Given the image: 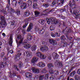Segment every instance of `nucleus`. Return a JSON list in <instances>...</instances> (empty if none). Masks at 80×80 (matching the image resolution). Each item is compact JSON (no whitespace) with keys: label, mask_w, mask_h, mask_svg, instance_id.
I'll return each mask as SVG.
<instances>
[{"label":"nucleus","mask_w":80,"mask_h":80,"mask_svg":"<svg viewBox=\"0 0 80 80\" xmlns=\"http://www.w3.org/2000/svg\"><path fill=\"white\" fill-rule=\"evenodd\" d=\"M69 5L72 8V9L77 8V5L75 4L74 0H72V2L71 1L69 4Z\"/></svg>","instance_id":"nucleus-1"},{"label":"nucleus","mask_w":80,"mask_h":80,"mask_svg":"<svg viewBox=\"0 0 80 80\" xmlns=\"http://www.w3.org/2000/svg\"><path fill=\"white\" fill-rule=\"evenodd\" d=\"M6 10H7L8 13H9L10 15H13L15 12V10L12 9L11 8H9V6H8L5 8Z\"/></svg>","instance_id":"nucleus-2"},{"label":"nucleus","mask_w":80,"mask_h":80,"mask_svg":"<svg viewBox=\"0 0 80 80\" xmlns=\"http://www.w3.org/2000/svg\"><path fill=\"white\" fill-rule=\"evenodd\" d=\"M27 42H24L22 43V44L23 45V46L24 48H27V49H28L29 48H30V47H31V45L27 43ZM21 44V45H22Z\"/></svg>","instance_id":"nucleus-3"},{"label":"nucleus","mask_w":80,"mask_h":80,"mask_svg":"<svg viewBox=\"0 0 80 80\" xmlns=\"http://www.w3.org/2000/svg\"><path fill=\"white\" fill-rule=\"evenodd\" d=\"M18 39L21 40L19 41L18 43V47H19V45H21L23 42V38H22V36L21 35H18L17 36Z\"/></svg>","instance_id":"nucleus-4"},{"label":"nucleus","mask_w":80,"mask_h":80,"mask_svg":"<svg viewBox=\"0 0 80 80\" xmlns=\"http://www.w3.org/2000/svg\"><path fill=\"white\" fill-rule=\"evenodd\" d=\"M7 25L6 21H1V23H0V28H1V27H2V28H5Z\"/></svg>","instance_id":"nucleus-5"},{"label":"nucleus","mask_w":80,"mask_h":80,"mask_svg":"<svg viewBox=\"0 0 80 80\" xmlns=\"http://www.w3.org/2000/svg\"><path fill=\"white\" fill-rule=\"evenodd\" d=\"M40 50L41 52H47L48 50V48L46 46H42L40 48Z\"/></svg>","instance_id":"nucleus-6"},{"label":"nucleus","mask_w":80,"mask_h":80,"mask_svg":"<svg viewBox=\"0 0 80 80\" xmlns=\"http://www.w3.org/2000/svg\"><path fill=\"white\" fill-rule=\"evenodd\" d=\"M31 70L32 72L35 73H38L40 72V69H37L33 67L32 68Z\"/></svg>","instance_id":"nucleus-7"},{"label":"nucleus","mask_w":80,"mask_h":80,"mask_svg":"<svg viewBox=\"0 0 80 80\" xmlns=\"http://www.w3.org/2000/svg\"><path fill=\"white\" fill-rule=\"evenodd\" d=\"M49 42L53 45H57V42L53 39H49Z\"/></svg>","instance_id":"nucleus-8"},{"label":"nucleus","mask_w":80,"mask_h":80,"mask_svg":"<svg viewBox=\"0 0 80 80\" xmlns=\"http://www.w3.org/2000/svg\"><path fill=\"white\" fill-rule=\"evenodd\" d=\"M38 66L39 67H40L41 68H42V67H45L46 66V64L45 62H39L38 64Z\"/></svg>","instance_id":"nucleus-9"},{"label":"nucleus","mask_w":80,"mask_h":80,"mask_svg":"<svg viewBox=\"0 0 80 80\" xmlns=\"http://www.w3.org/2000/svg\"><path fill=\"white\" fill-rule=\"evenodd\" d=\"M23 55L25 56H26L27 57H29L30 56L32 55V52L30 51H28V52L24 51Z\"/></svg>","instance_id":"nucleus-10"},{"label":"nucleus","mask_w":80,"mask_h":80,"mask_svg":"<svg viewBox=\"0 0 80 80\" xmlns=\"http://www.w3.org/2000/svg\"><path fill=\"white\" fill-rule=\"evenodd\" d=\"M17 73V72L13 71L12 73H10L9 75V77H10V78H13L15 76H16Z\"/></svg>","instance_id":"nucleus-11"},{"label":"nucleus","mask_w":80,"mask_h":80,"mask_svg":"<svg viewBox=\"0 0 80 80\" xmlns=\"http://www.w3.org/2000/svg\"><path fill=\"white\" fill-rule=\"evenodd\" d=\"M22 55V53H21L19 52L18 53L16 57H15L14 59L15 61H19V60H20V57Z\"/></svg>","instance_id":"nucleus-12"},{"label":"nucleus","mask_w":80,"mask_h":80,"mask_svg":"<svg viewBox=\"0 0 80 80\" xmlns=\"http://www.w3.org/2000/svg\"><path fill=\"white\" fill-rule=\"evenodd\" d=\"M55 64L56 65H58V67H59L60 66L62 67L63 63L62 62H60V61H57L55 62Z\"/></svg>","instance_id":"nucleus-13"},{"label":"nucleus","mask_w":80,"mask_h":80,"mask_svg":"<svg viewBox=\"0 0 80 80\" xmlns=\"http://www.w3.org/2000/svg\"><path fill=\"white\" fill-rule=\"evenodd\" d=\"M7 65V62L5 61L3 62L0 61V68H3Z\"/></svg>","instance_id":"nucleus-14"},{"label":"nucleus","mask_w":80,"mask_h":80,"mask_svg":"<svg viewBox=\"0 0 80 80\" xmlns=\"http://www.w3.org/2000/svg\"><path fill=\"white\" fill-rule=\"evenodd\" d=\"M27 7V3L25 2H22L20 6V8L22 9H26Z\"/></svg>","instance_id":"nucleus-15"},{"label":"nucleus","mask_w":80,"mask_h":80,"mask_svg":"<svg viewBox=\"0 0 80 80\" xmlns=\"http://www.w3.org/2000/svg\"><path fill=\"white\" fill-rule=\"evenodd\" d=\"M51 20H52V24H57V23L58 22V20L55 18H52V19H51Z\"/></svg>","instance_id":"nucleus-16"},{"label":"nucleus","mask_w":80,"mask_h":80,"mask_svg":"<svg viewBox=\"0 0 80 80\" xmlns=\"http://www.w3.org/2000/svg\"><path fill=\"white\" fill-rule=\"evenodd\" d=\"M33 28V24L32 23H30L27 30V31L28 32H30Z\"/></svg>","instance_id":"nucleus-17"},{"label":"nucleus","mask_w":80,"mask_h":80,"mask_svg":"<svg viewBox=\"0 0 80 80\" xmlns=\"http://www.w3.org/2000/svg\"><path fill=\"white\" fill-rule=\"evenodd\" d=\"M18 30H19V31H20V30H22V32L23 35H25V33H26V30L25 29H23L22 28V27H20L18 29Z\"/></svg>","instance_id":"nucleus-18"},{"label":"nucleus","mask_w":80,"mask_h":80,"mask_svg":"<svg viewBox=\"0 0 80 80\" xmlns=\"http://www.w3.org/2000/svg\"><path fill=\"white\" fill-rule=\"evenodd\" d=\"M38 58L36 57H34L31 60L32 63H36L38 61Z\"/></svg>","instance_id":"nucleus-19"},{"label":"nucleus","mask_w":80,"mask_h":80,"mask_svg":"<svg viewBox=\"0 0 80 80\" xmlns=\"http://www.w3.org/2000/svg\"><path fill=\"white\" fill-rule=\"evenodd\" d=\"M52 56L53 58L54 59H57L58 57V55L55 52L53 53Z\"/></svg>","instance_id":"nucleus-20"},{"label":"nucleus","mask_w":80,"mask_h":80,"mask_svg":"<svg viewBox=\"0 0 80 80\" xmlns=\"http://www.w3.org/2000/svg\"><path fill=\"white\" fill-rule=\"evenodd\" d=\"M32 74L31 73L27 72L25 74V76L27 78H32Z\"/></svg>","instance_id":"nucleus-21"},{"label":"nucleus","mask_w":80,"mask_h":80,"mask_svg":"<svg viewBox=\"0 0 80 80\" xmlns=\"http://www.w3.org/2000/svg\"><path fill=\"white\" fill-rule=\"evenodd\" d=\"M65 0H58L57 1V5H60L61 3L62 4H63Z\"/></svg>","instance_id":"nucleus-22"},{"label":"nucleus","mask_w":80,"mask_h":80,"mask_svg":"<svg viewBox=\"0 0 80 80\" xmlns=\"http://www.w3.org/2000/svg\"><path fill=\"white\" fill-rule=\"evenodd\" d=\"M13 36L12 35H10V41L9 43V45L11 46L12 45V43H13V41L12 37Z\"/></svg>","instance_id":"nucleus-23"},{"label":"nucleus","mask_w":80,"mask_h":80,"mask_svg":"<svg viewBox=\"0 0 80 80\" xmlns=\"http://www.w3.org/2000/svg\"><path fill=\"white\" fill-rule=\"evenodd\" d=\"M69 11L71 14H73L74 15H76L77 13V10H74L73 12H72V10L71 9H69Z\"/></svg>","instance_id":"nucleus-24"},{"label":"nucleus","mask_w":80,"mask_h":80,"mask_svg":"<svg viewBox=\"0 0 80 80\" xmlns=\"http://www.w3.org/2000/svg\"><path fill=\"white\" fill-rule=\"evenodd\" d=\"M45 28H43L39 31V33L40 34L42 35V34H43L44 33V32L45 31Z\"/></svg>","instance_id":"nucleus-25"},{"label":"nucleus","mask_w":80,"mask_h":80,"mask_svg":"<svg viewBox=\"0 0 80 80\" xmlns=\"http://www.w3.org/2000/svg\"><path fill=\"white\" fill-rule=\"evenodd\" d=\"M47 67L49 68H51L54 67V65L52 63H49L47 64Z\"/></svg>","instance_id":"nucleus-26"},{"label":"nucleus","mask_w":80,"mask_h":80,"mask_svg":"<svg viewBox=\"0 0 80 80\" xmlns=\"http://www.w3.org/2000/svg\"><path fill=\"white\" fill-rule=\"evenodd\" d=\"M30 15V12L28 11H27L24 13V16L25 17H28Z\"/></svg>","instance_id":"nucleus-27"},{"label":"nucleus","mask_w":80,"mask_h":80,"mask_svg":"<svg viewBox=\"0 0 80 80\" xmlns=\"http://www.w3.org/2000/svg\"><path fill=\"white\" fill-rule=\"evenodd\" d=\"M68 9V6L67 5L65 6L64 7V8L62 9H61L60 10V12H65L66 10Z\"/></svg>","instance_id":"nucleus-28"},{"label":"nucleus","mask_w":80,"mask_h":80,"mask_svg":"<svg viewBox=\"0 0 80 80\" xmlns=\"http://www.w3.org/2000/svg\"><path fill=\"white\" fill-rule=\"evenodd\" d=\"M52 19V18H51L50 19L46 18V20L48 25H50V22H52V20L51 19Z\"/></svg>","instance_id":"nucleus-29"},{"label":"nucleus","mask_w":80,"mask_h":80,"mask_svg":"<svg viewBox=\"0 0 80 80\" xmlns=\"http://www.w3.org/2000/svg\"><path fill=\"white\" fill-rule=\"evenodd\" d=\"M39 22L41 24V25H44L45 24V20L44 19H40L39 20Z\"/></svg>","instance_id":"nucleus-30"},{"label":"nucleus","mask_w":80,"mask_h":80,"mask_svg":"<svg viewBox=\"0 0 80 80\" xmlns=\"http://www.w3.org/2000/svg\"><path fill=\"white\" fill-rule=\"evenodd\" d=\"M39 57H40V58H42V59H44L47 58V56H46V55H43L42 54H41Z\"/></svg>","instance_id":"nucleus-31"},{"label":"nucleus","mask_w":80,"mask_h":80,"mask_svg":"<svg viewBox=\"0 0 80 80\" xmlns=\"http://www.w3.org/2000/svg\"><path fill=\"white\" fill-rule=\"evenodd\" d=\"M37 46L35 45H34L32 46L31 48V50L32 52H35V50H36V48Z\"/></svg>","instance_id":"nucleus-32"},{"label":"nucleus","mask_w":80,"mask_h":80,"mask_svg":"<svg viewBox=\"0 0 80 80\" xmlns=\"http://www.w3.org/2000/svg\"><path fill=\"white\" fill-rule=\"evenodd\" d=\"M50 6V4H48V3H46L43 4V6L44 7H45V8H48Z\"/></svg>","instance_id":"nucleus-33"},{"label":"nucleus","mask_w":80,"mask_h":80,"mask_svg":"<svg viewBox=\"0 0 80 80\" xmlns=\"http://www.w3.org/2000/svg\"><path fill=\"white\" fill-rule=\"evenodd\" d=\"M55 26L53 25H51L50 27V29L51 30H53L55 29Z\"/></svg>","instance_id":"nucleus-34"},{"label":"nucleus","mask_w":80,"mask_h":80,"mask_svg":"<svg viewBox=\"0 0 80 80\" xmlns=\"http://www.w3.org/2000/svg\"><path fill=\"white\" fill-rule=\"evenodd\" d=\"M60 39L62 40H66V37L65 35H62L60 38Z\"/></svg>","instance_id":"nucleus-35"},{"label":"nucleus","mask_w":80,"mask_h":80,"mask_svg":"<svg viewBox=\"0 0 80 80\" xmlns=\"http://www.w3.org/2000/svg\"><path fill=\"white\" fill-rule=\"evenodd\" d=\"M16 13L17 15H20V11L18 10H16Z\"/></svg>","instance_id":"nucleus-36"},{"label":"nucleus","mask_w":80,"mask_h":80,"mask_svg":"<svg viewBox=\"0 0 80 80\" xmlns=\"http://www.w3.org/2000/svg\"><path fill=\"white\" fill-rule=\"evenodd\" d=\"M32 38H33V36L31 35H30L28 36V39L29 41H30V40L32 39Z\"/></svg>","instance_id":"nucleus-37"},{"label":"nucleus","mask_w":80,"mask_h":80,"mask_svg":"<svg viewBox=\"0 0 80 80\" xmlns=\"http://www.w3.org/2000/svg\"><path fill=\"white\" fill-rule=\"evenodd\" d=\"M49 77V74L48 73H47L45 75V78L46 80H48V79Z\"/></svg>","instance_id":"nucleus-38"},{"label":"nucleus","mask_w":80,"mask_h":80,"mask_svg":"<svg viewBox=\"0 0 80 80\" xmlns=\"http://www.w3.org/2000/svg\"><path fill=\"white\" fill-rule=\"evenodd\" d=\"M38 6V5H37V4L36 3H34L33 4V8H34V9H35Z\"/></svg>","instance_id":"nucleus-39"},{"label":"nucleus","mask_w":80,"mask_h":80,"mask_svg":"<svg viewBox=\"0 0 80 80\" xmlns=\"http://www.w3.org/2000/svg\"><path fill=\"white\" fill-rule=\"evenodd\" d=\"M35 55L37 57H40V55H41V53L39 52H37L36 53Z\"/></svg>","instance_id":"nucleus-40"},{"label":"nucleus","mask_w":80,"mask_h":80,"mask_svg":"<svg viewBox=\"0 0 80 80\" xmlns=\"http://www.w3.org/2000/svg\"><path fill=\"white\" fill-rule=\"evenodd\" d=\"M35 29L36 31H38H38H40V29L38 26H36Z\"/></svg>","instance_id":"nucleus-41"},{"label":"nucleus","mask_w":80,"mask_h":80,"mask_svg":"<svg viewBox=\"0 0 80 80\" xmlns=\"http://www.w3.org/2000/svg\"><path fill=\"white\" fill-rule=\"evenodd\" d=\"M44 78V76L43 75H41L40 76L39 78V80H42Z\"/></svg>","instance_id":"nucleus-42"},{"label":"nucleus","mask_w":80,"mask_h":80,"mask_svg":"<svg viewBox=\"0 0 80 80\" xmlns=\"http://www.w3.org/2000/svg\"><path fill=\"white\" fill-rule=\"evenodd\" d=\"M56 12V11L55 10V9H52L50 11H49V13H55V12Z\"/></svg>","instance_id":"nucleus-43"},{"label":"nucleus","mask_w":80,"mask_h":80,"mask_svg":"<svg viewBox=\"0 0 80 80\" xmlns=\"http://www.w3.org/2000/svg\"><path fill=\"white\" fill-rule=\"evenodd\" d=\"M75 71H73L72 72H71L70 74V76H73L75 74Z\"/></svg>","instance_id":"nucleus-44"},{"label":"nucleus","mask_w":80,"mask_h":80,"mask_svg":"<svg viewBox=\"0 0 80 80\" xmlns=\"http://www.w3.org/2000/svg\"><path fill=\"white\" fill-rule=\"evenodd\" d=\"M14 68H15V70H17L18 72H20V70H19V69H18V68H17V66L14 65Z\"/></svg>","instance_id":"nucleus-45"},{"label":"nucleus","mask_w":80,"mask_h":80,"mask_svg":"<svg viewBox=\"0 0 80 80\" xmlns=\"http://www.w3.org/2000/svg\"><path fill=\"white\" fill-rule=\"evenodd\" d=\"M46 41H47V40H46V39H42V43L43 44L44 43H46V42H46Z\"/></svg>","instance_id":"nucleus-46"},{"label":"nucleus","mask_w":80,"mask_h":80,"mask_svg":"<svg viewBox=\"0 0 80 80\" xmlns=\"http://www.w3.org/2000/svg\"><path fill=\"white\" fill-rule=\"evenodd\" d=\"M5 19V17L1 15L0 16V20H3Z\"/></svg>","instance_id":"nucleus-47"},{"label":"nucleus","mask_w":80,"mask_h":80,"mask_svg":"<svg viewBox=\"0 0 80 80\" xmlns=\"http://www.w3.org/2000/svg\"><path fill=\"white\" fill-rule=\"evenodd\" d=\"M42 73H47V70L45 68H43L42 70Z\"/></svg>","instance_id":"nucleus-48"},{"label":"nucleus","mask_w":80,"mask_h":80,"mask_svg":"<svg viewBox=\"0 0 80 80\" xmlns=\"http://www.w3.org/2000/svg\"><path fill=\"white\" fill-rule=\"evenodd\" d=\"M75 78L76 79V80H79V77L77 75H76L75 76Z\"/></svg>","instance_id":"nucleus-49"},{"label":"nucleus","mask_w":80,"mask_h":80,"mask_svg":"<svg viewBox=\"0 0 80 80\" xmlns=\"http://www.w3.org/2000/svg\"><path fill=\"white\" fill-rule=\"evenodd\" d=\"M54 78H55V76L53 75H51L50 77V80H53V79H54Z\"/></svg>","instance_id":"nucleus-50"},{"label":"nucleus","mask_w":80,"mask_h":80,"mask_svg":"<svg viewBox=\"0 0 80 80\" xmlns=\"http://www.w3.org/2000/svg\"><path fill=\"white\" fill-rule=\"evenodd\" d=\"M23 65V63L22 62H21L19 63V67H22Z\"/></svg>","instance_id":"nucleus-51"},{"label":"nucleus","mask_w":80,"mask_h":80,"mask_svg":"<svg viewBox=\"0 0 80 80\" xmlns=\"http://www.w3.org/2000/svg\"><path fill=\"white\" fill-rule=\"evenodd\" d=\"M27 23H25V25H24L22 27L23 28H26V27H27V25H28V22Z\"/></svg>","instance_id":"nucleus-52"},{"label":"nucleus","mask_w":80,"mask_h":80,"mask_svg":"<svg viewBox=\"0 0 80 80\" xmlns=\"http://www.w3.org/2000/svg\"><path fill=\"white\" fill-rule=\"evenodd\" d=\"M55 36H56V37H60V33L57 32L55 33Z\"/></svg>","instance_id":"nucleus-53"},{"label":"nucleus","mask_w":80,"mask_h":80,"mask_svg":"<svg viewBox=\"0 0 80 80\" xmlns=\"http://www.w3.org/2000/svg\"><path fill=\"white\" fill-rule=\"evenodd\" d=\"M53 73H54V75H58V71H55Z\"/></svg>","instance_id":"nucleus-54"},{"label":"nucleus","mask_w":80,"mask_h":80,"mask_svg":"<svg viewBox=\"0 0 80 80\" xmlns=\"http://www.w3.org/2000/svg\"><path fill=\"white\" fill-rule=\"evenodd\" d=\"M34 13L35 15H38L40 14V12L38 11H35Z\"/></svg>","instance_id":"nucleus-55"},{"label":"nucleus","mask_w":80,"mask_h":80,"mask_svg":"<svg viewBox=\"0 0 80 80\" xmlns=\"http://www.w3.org/2000/svg\"><path fill=\"white\" fill-rule=\"evenodd\" d=\"M52 4L53 5H55V4H56V1L53 0L52 1Z\"/></svg>","instance_id":"nucleus-56"},{"label":"nucleus","mask_w":80,"mask_h":80,"mask_svg":"<svg viewBox=\"0 0 80 80\" xmlns=\"http://www.w3.org/2000/svg\"><path fill=\"white\" fill-rule=\"evenodd\" d=\"M50 74H53V71L52 70H50L49 71Z\"/></svg>","instance_id":"nucleus-57"},{"label":"nucleus","mask_w":80,"mask_h":80,"mask_svg":"<svg viewBox=\"0 0 80 80\" xmlns=\"http://www.w3.org/2000/svg\"><path fill=\"white\" fill-rule=\"evenodd\" d=\"M1 57L2 58V57H4V55H5V53L4 52H2L1 53Z\"/></svg>","instance_id":"nucleus-58"},{"label":"nucleus","mask_w":80,"mask_h":80,"mask_svg":"<svg viewBox=\"0 0 80 80\" xmlns=\"http://www.w3.org/2000/svg\"><path fill=\"white\" fill-rule=\"evenodd\" d=\"M67 37L68 40H72V37H69L68 36H67Z\"/></svg>","instance_id":"nucleus-59"},{"label":"nucleus","mask_w":80,"mask_h":80,"mask_svg":"<svg viewBox=\"0 0 80 80\" xmlns=\"http://www.w3.org/2000/svg\"><path fill=\"white\" fill-rule=\"evenodd\" d=\"M59 80H63V76H61L59 78Z\"/></svg>","instance_id":"nucleus-60"},{"label":"nucleus","mask_w":80,"mask_h":80,"mask_svg":"<svg viewBox=\"0 0 80 80\" xmlns=\"http://www.w3.org/2000/svg\"><path fill=\"white\" fill-rule=\"evenodd\" d=\"M77 73L79 74V75H80V69H78L77 71Z\"/></svg>","instance_id":"nucleus-61"},{"label":"nucleus","mask_w":80,"mask_h":80,"mask_svg":"<svg viewBox=\"0 0 80 80\" xmlns=\"http://www.w3.org/2000/svg\"><path fill=\"white\" fill-rule=\"evenodd\" d=\"M14 24H15V21H13L12 22H11V25H14Z\"/></svg>","instance_id":"nucleus-62"},{"label":"nucleus","mask_w":80,"mask_h":80,"mask_svg":"<svg viewBox=\"0 0 80 80\" xmlns=\"http://www.w3.org/2000/svg\"><path fill=\"white\" fill-rule=\"evenodd\" d=\"M51 36L52 37H55V34L53 33H52L51 34Z\"/></svg>","instance_id":"nucleus-63"},{"label":"nucleus","mask_w":80,"mask_h":80,"mask_svg":"<svg viewBox=\"0 0 80 80\" xmlns=\"http://www.w3.org/2000/svg\"><path fill=\"white\" fill-rule=\"evenodd\" d=\"M59 17H60V18H61L62 19H64V18H65L64 16H59Z\"/></svg>","instance_id":"nucleus-64"}]
</instances>
